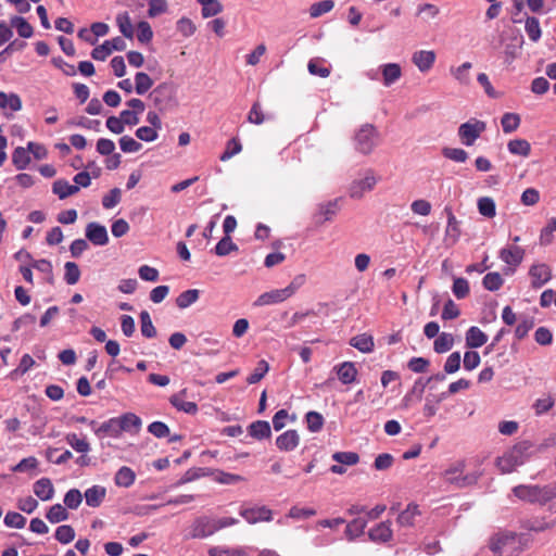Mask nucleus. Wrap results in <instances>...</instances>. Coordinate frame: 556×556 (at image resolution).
Instances as JSON below:
<instances>
[{
	"label": "nucleus",
	"mask_w": 556,
	"mask_h": 556,
	"mask_svg": "<svg viewBox=\"0 0 556 556\" xmlns=\"http://www.w3.org/2000/svg\"><path fill=\"white\" fill-rule=\"evenodd\" d=\"M334 8L333 0H323L316 3H313L309 8V15L312 18H317L323 14L330 12Z\"/></svg>",
	"instance_id": "nucleus-50"
},
{
	"label": "nucleus",
	"mask_w": 556,
	"mask_h": 556,
	"mask_svg": "<svg viewBox=\"0 0 556 556\" xmlns=\"http://www.w3.org/2000/svg\"><path fill=\"white\" fill-rule=\"evenodd\" d=\"M471 68L472 64L470 62H465L459 66L450 67V73L458 84L469 86L471 83L469 73Z\"/></svg>",
	"instance_id": "nucleus-26"
},
{
	"label": "nucleus",
	"mask_w": 556,
	"mask_h": 556,
	"mask_svg": "<svg viewBox=\"0 0 556 556\" xmlns=\"http://www.w3.org/2000/svg\"><path fill=\"white\" fill-rule=\"evenodd\" d=\"M509 153L527 157L531 153V146L526 139H513L507 143Z\"/></svg>",
	"instance_id": "nucleus-33"
},
{
	"label": "nucleus",
	"mask_w": 556,
	"mask_h": 556,
	"mask_svg": "<svg viewBox=\"0 0 556 556\" xmlns=\"http://www.w3.org/2000/svg\"><path fill=\"white\" fill-rule=\"evenodd\" d=\"M485 128L486 125L484 122L470 119L459 126L458 136L465 146L470 147L481 136Z\"/></svg>",
	"instance_id": "nucleus-7"
},
{
	"label": "nucleus",
	"mask_w": 556,
	"mask_h": 556,
	"mask_svg": "<svg viewBox=\"0 0 556 556\" xmlns=\"http://www.w3.org/2000/svg\"><path fill=\"white\" fill-rule=\"evenodd\" d=\"M64 505L70 509H77L83 501V494L78 489H71L64 495Z\"/></svg>",
	"instance_id": "nucleus-58"
},
{
	"label": "nucleus",
	"mask_w": 556,
	"mask_h": 556,
	"mask_svg": "<svg viewBox=\"0 0 556 556\" xmlns=\"http://www.w3.org/2000/svg\"><path fill=\"white\" fill-rule=\"evenodd\" d=\"M64 268H65L64 279L67 282V285L73 286V285L77 283L80 278V270H79L78 265L74 262H66Z\"/></svg>",
	"instance_id": "nucleus-61"
},
{
	"label": "nucleus",
	"mask_w": 556,
	"mask_h": 556,
	"mask_svg": "<svg viewBox=\"0 0 556 556\" xmlns=\"http://www.w3.org/2000/svg\"><path fill=\"white\" fill-rule=\"evenodd\" d=\"M529 276L531 278V286L534 289H539L552 279V269L547 264L536 263L530 267Z\"/></svg>",
	"instance_id": "nucleus-12"
},
{
	"label": "nucleus",
	"mask_w": 556,
	"mask_h": 556,
	"mask_svg": "<svg viewBox=\"0 0 556 556\" xmlns=\"http://www.w3.org/2000/svg\"><path fill=\"white\" fill-rule=\"evenodd\" d=\"M66 443L77 453L87 454L90 451V444L85 438H79L76 433H67Z\"/></svg>",
	"instance_id": "nucleus-39"
},
{
	"label": "nucleus",
	"mask_w": 556,
	"mask_h": 556,
	"mask_svg": "<svg viewBox=\"0 0 556 556\" xmlns=\"http://www.w3.org/2000/svg\"><path fill=\"white\" fill-rule=\"evenodd\" d=\"M370 541L375 543H387L392 539L393 532L389 522H380L368 532Z\"/></svg>",
	"instance_id": "nucleus-21"
},
{
	"label": "nucleus",
	"mask_w": 556,
	"mask_h": 556,
	"mask_svg": "<svg viewBox=\"0 0 556 556\" xmlns=\"http://www.w3.org/2000/svg\"><path fill=\"white\" fill-rule=\"evenodd\" d=\"M309 74L326 78L330 75V68L323 65V60L313 59L307 64Z\"/></svg>",
	"instance_id": "nucleus-63"
},
{
	"label": "nucleus",
	"mask_w": 556,
	"mask_h": 556,
	"mask_svg": "<svg viewBox=\"0 0 556 556\" xmlns=\"http://www.w3.org/2000/svg\"><path fill=\"white\" fill-rule=\"evenodd\" d=\"M216 532L214 520L207 517L197 518L190 526L189 538L204 539Z\"/></svg>",
	"instance_id": "nucleus-10"
},
{
	"label": "nucleus",
	"mask_w": 556,
	"mask_h": 556,
	"mask_svg": "<svg viewBox=\"0 0 556 556\" xmlns=\"http://www.w3.org/2000/svg\"><path fill=\"white\" fill-rule=\"evenodd\" d=\"M420 515L418 506L415 504H409L405 510H403L397 517V523L401 527H412L414 526L415 519Z\"/></svg>",
	"instance_id": "nucleus-34"
},
{
	"label": "nucleus",
	"mask_w": 556,
	"mask_h": 556,
	"mask_svg": "<svg viewBox=\"0 0 556 556\" xmlns=\"http://www.w3.org/2000/svg\"><path fill=\"white\" fill-rule=\"evenodd\" d=\"M435 59V52L432 50H418L412 55V62L421 73L429 72L432 68Z\"/></svg>",
	"instance_id": "nucleus-14"
},
{
	"label": "nucleus",
	"mask_w": 556,
	"mask_h": 556,
	"mask_svg": "<svg viewBox=\"0 0 556 556\" xmlns=\"http://www.w3.org/2000/svg\"><path fill=\"white\" fill-rule=\"evenodd\" d=\"M237 250H238V245L232 242V240L229 236H225L224 238H222L215 247V253L218 256H226L229 253L237 251Z\"/></svg>",
	"instance_id": "nucleus-53"
},
{
	"label": "nucleus",
	"mask_w": 556,
	"mask_h": 556,
	"mask_svg": "<svg viewBox=\"0 0 556 556\" xmlns=\"http://www.w3.org/2000/svg\"><path fill=\"white\" fill-rule=\"evenodd\" d=\"M0 109H9L17 112L22 109V100L16 93H5L0 91Z\"/></svg>",
	"instance_id": "nucleus-32"
},
{
	"label": "nucleus",
	"mask_w": 556,
	"mask_h": 556,
	"mask_svg": "<svg viewBox=\"0 0 556 556\" xmlns=\"http://www.w3.org/2000/svg\"><path fill=\"white\" fill-rule=\"evenodd\" d=\"M503 283L504 279L496 271L486 274L482 280L483 287L489 291H497Z\"/></svg>",
	"instance_id": "nucleus-52"
},
{
	"label": "nucleus",
	"mask_w": 556,
	"mask_h": 556,
	"mask_svg": "<svg viewBox=\"0 0 556 556\" xmlns=\"http://www.w3.org/2000/svg\"><path fill=\"white\" fill-rule=\"evenodd\" d=\"M490 548L496 556H519L523 546L515 533H498L491 539Z\"/></svg>",
	"instance_id": "nucleus-3"
},
{
	"label": "nucleus",
	"mask_w": 556,
	"mask_h": 556,
	"mask_svg": "<svg viewBox=\"0 0 556 556\" xmlns=\"http://www.w3.org/2000/svg\"><path fill=\"white\" fill-rule=\"evenodd\" d=\"M89 425L92 427L94 434L99 438L104 435L118 438L122 434L117 417L110 418L97 428H94L96 421L93 420L90 421Z\"/></svg>",
	"instance_id": "nucleus-16"
},
{
	"label": "nucleus",
	"mask_w": 556,
	"mask_h": 556,
	"mask_svg": "<svg viewBox=\"0 0 556 556\" xmlns=\"http://www.w3.org/2000/svg\"><path fill=\"white\" fill-rule=\"evenodd\" d=\"M55 539L61 544H68L75 539V531L70 525L59 526L55 530Z\"/></svg>",
	"instance_id": "nucleus-57"
},
{
	"label": "nucleus",
	"mask_w": 556,
	"mask_h": 556,
	"mask_svg": "<svg viewBox=\"0 0 556 556\" xmlns=\"http://www.w3.org/2000/svg\"><path fill=\"white\" fill-rule=\"evenodd\" d=\"M201 7V14L204 18L213 17L223 11V4L218 0H197Z\"/></svg>",
	"instance_id": "nucleus-36"
},
{
	"label": "nucleus",
	"mask_w": 556,
	"mask_h": 556,
	"mask_svg": "<svg viewBox=\"0 0 556 556\" xmlns=\"http://www.w3.org/2000/svg\"><path fill=\"white\" fill-rule=\"evenodd\" d=\"M12 163L16 169H25L30 163L28 148L17 147L12 153Z\"/></svg>",
	"instance_id": "nucleus-35"
},
{
	"label": "nucleus",
	"mask_w": 556,
	"mask_h": 556,
	"mask_svg": "<svg viewBox=\"0 0 556 556\" xmlns=\"http://www.w3.org/2000/svg\"><path fill=\"white\" fill-rule=\"evenodd\" d=\"M513 493L521 501L545 505L556 498V482L545 485L520 484L513 489Z\"/></svg>",
	"instance_id": "nucleus-2"
},
{
	"label": "nucleus",
	"mask_w": 556,
	"mask_h": 556,
	"mask_svg": "<svg viewBox=\"0 0 556 556\" xmlns=\"http://www.w3.org/2000/svg\"><path fill=\"white\" fill-rule=\"evenodd\" d=\"M454 337L451 333L442 332L438 336L433 343V350L439 353H445L453 348Z\"/></svg>",
	"instance_id": "nucleus-42"
},
{
	"label": "nucleus",
	"mask_w": 556,
	"mask_h": 556,
	"mask_svg": "<svg viewBox=\"0 0 556 556\" xmlns=\"http://www.w3.org/2000/svg\"><path fill=\"white\" fill-rule=\"evenodd\" d=\"M153 86L152 78L143 72H138L135 75V90L138 94H144Z\"/></svg>",
	"instance_id": "nucleus-46"
},
{
	"label": "nucleus",
	"mask_w": 556,
	"mask_h": 556,
	"mask_svg": "<svg viewBox=\"0 0 556 556\" xmlns=\"http://www.w3.org/2000/svg\"><path fill=\"white\" fill-rule=\"evenodd\" d=\"M367 520L364 518H355L348 523L345 534L350 541L358 538L365 530Z\"/></svg>",
	"instance_id": "nucleus-40"
},
{
	"label": "nucleus",
	"mask_w": 556,
	"mask_h": 556,
	"mask_svg": "<svg viewBox=\"0 0 556 556\" xmlns=\"http://www.w3.org/2000/svg\"><path fill=\"white\" fill-rule=\"evenodd\" d=\"M525 30L533 42H538L541 38L542 30L539 20L534 16H528L525 22Z\"/></svg>",
	"instance_id": "nucleus-44"
},
{
	"label": "nucleus",
	"mask_w": 556,
	"mask_h": 556,
	"mask_svg": "<svg viewBox=\"0 0 556 556\" xmlns=\"http://www.w3.org/2000/svg\"><path fill=\"white\" fill-rule=\"evenodd\" d=\"M442 154L444 157L457 163H464L468 159V153L460 148H443Z\"/></svg>",
	"instance_id": "nucleus-62"
},
{
	"label": "nucleus",
	"mask_w": 556,
	"mask_h": 556,
	"mask_svg": "<svg viewBox=\"0 0 556 556\" xmlns=\"http://www.w3.org/2000/svg\"><path fill=\"white\" fill-rule=\"evenodd\" d=\"M305 420L311 432H318L323 429L324 417L321 414L311 410L305 415Z\"/></svg>",
	"instance_id": "nucleus-54"
},
{
	"label": "nucleus",
	"mask_w": 556,
	"mask_h": 556,
	"mask_svg": "<svg viewBox=\"0 0 556 556\" xmlns=\"http://www.w3.org/2000/svg\"><path fill=\"white\" fill-rule=\"evenodd\" d=\"M200 291L198 289H189L181 292L176 299V305L185 309L199 300Z\"/></svg>",
	"instance_id": "nucleus-38"
},
{
	"label": "nucleus",
	"mask_w": 556,
	"mask_h": 556,
	"mask_svg": "<svg viewBox=\"0 0 556 556\" xmlns=\"http://www.w3.org/2000/svg\"><path fill=\"white\" fill-rule=\"evenodd\" d=\"M86 237L94 245H105L109 242L106 228L99 223H89L86 227Z\"/></svg>",
	"instance_id": "nucleus-15"
},
{
	"label": "nucleus",
	"mask_w": 556,
	"mask_h": 556,
	"mask_svg": "<svg viewBox=\"0 0 556 556\" xmlns=\"http://www.w3.org/2000/svg\"><path fill=\"white\" fill-rule=\"evenodd\" d=\"M339 380L343 384H350L355 381L357 376V369L352 362H343L342 364L334 367Z\"/></svg>",
	"instance_id": "nucleus-24"
},
{
	"label": "nucleus",
	"mask_w": 556,
	"mask_h": 556,
	"mask_svg": "<svg viewBox=\"0 0 556 556\" xmlns=\"http://www.w3.org/2000/svg\"><path fill=\"white\" fill-rule=\"evenodd\" d=\"M11 25L23 38H30L34 34L33 26L22 16H14L11 18Z\"/></svg>",
	"instance_id": "nucleus-43"
},
{
	"label": "nucleus",
	"mask_w": 556,
	"mask_h": 556,
	"mask_svg": "<svg viewBox=\"0 0 556 556\" xmlns=\"http://www.w3.org/2000/svg\"><path fill=\"white\" fill-rule=\"evenodd\" d=\"M70 517L68 511L66 510V507H64L61 504H54L52 505L49 510L46 514V518L51 523H59L61 521L67 520Z\"/></svg>",
	"instance_id": "nucleus-37"
},
{
	"label": "nucleus",
	"mask_w": 556,
	"mask_h": 556,
	"mask_svg": "<svg viewBox=\"0 0 556 556\" xmlns=\"http://www.w3.org/2000/svg\"><path fill=\"white\" fill-rule=\"evenodd\" d=\"M541 448L531 441H521L496 458L495 465L501 473H510L517 467L523 465Z\"/></svg>",
	"instance_id": "nucleus-1"
},
{
	"label": "nucleus",
	"mask_w": 556,
	"mask_h": 556,
	"mask_svg": "<svg viewBox=\"0 0 556 556\" xmlns=\"http://www.w3.org/2000/svg\"><path fill=\"white\" fill-rule=\"evenodd\" d=\"M34 493L41 501H50L54 496V486L49 478H41L34 483Z\"/></svg>",
	"instance_id": "nucleus-23"
},
{
	"label": "nucleus",
	"mask_w": 556,
	"mask_h": 556,
	"mask_svg": "<svg viewBox=\"0 0 556 556\" xmlns=\"http://www.w3.org/2000/svg\"><path fill=\"white\" fill-rule=\"evenodd\" d=\"M248 431L249 434L256 440L267 439L271 434L269 422L265 420H257L252 422L249 426Z\"/></svg>",
	"instance_id": "nucleus-29"
},
{
	"label": "nucleus",
	"mask_w": 556,
	"mask_h": 556,
	"mask_svg": "<svg viewBox=\"0 0 556 556\" xmlns=\"http://www.w3.org/2000/svg\"><path fill=\"white\" fill-rule=\"evenodd\" d=\"M105 495H106V489L99 484L88 488L84 493L86 504L89 507H93V508L99 507L102 504V502L105 498Z\"/></svg>",
	"instance_id": "nucleus-22"
},
{
	"label": "nucleus",
	"mask_w": 556,
	"mask_h": 556,
	"mask_svg": "<svg viewBox=\"0 0 556 556\" xmlns=\"http://www.w3.org/2000/svg\"><path fill=\"white\" fill-rule=\"evenodd\" d=\"M502 128L505 134H510L518 129L520 116L516 113H505L501 119Z\"/></svg>",
	"instance_id": "nucleus-48"
},
{
	"label": "nucleus",
	"mask_w": 556,
	"mask_h": 556,
	"mask_svg": "<svg viewBox=\"0 0 556 556\" xmlns=\"http://www.w3.org/2000/svg\"><path fill=\"white\" fill-rule=\"evenodd\" d=\"M125 49V40L121 37H115L96 47L91 52V56L97 61H104L113 51H123Z\"/></svg>",
	"instance_id": "nucleus-8"
},
{
	"label": "nucleus",
	"mask_w": 556,
	"mask_h": 556,
	"mask_svg": "<svg viewBox=\"0 0 556 556\" xmlns=\"http://www.w3.org/2000/svg\"><path fill=\"white\" fill-rule=\"evenodd\" d=\"M463 470L464 463L459 462L444 471V480L457 488H466L475 484L481 476L480 472L463 475Z\"/></svg>",
	"instance_id": "nucleus-5"
},
{
	"label": "nucleus",
	"mask_w": 556,
	"mask_h": 556,
	"mask_svg": "<svg viewBox=\"0 0 556 556\" xmlns=\"http://www.w3.org/2000/svg\"><path fill=\"white\" fill-rule=\"evenodd\" d=\"M355 149L363 153L369 154L378 144V131L371 124L361 126L354 137Z\"/></svg>",
	"instance_id": "nucleus-4"
},
{
	"label": "nucleus",
	"mask_w": 556,
	"mask_h": 556,
	"mask_svg": "<svg viewBox=\"0 0 556 556\" xmlns=\"http://www.w3.org/2000/svg\"><path fill=\"white\" fill-rule=\"evenodd\" d=\"M135 471L127 466L121 467L114 476V482L119 488H130L135 483Z\"/></svg>",
	"instance_id": "nucleus-27"
},
{
	"label": "nucleus",
	"mask_w": 556,
	"mask_h": 556,
	"mask_svg": "<svg viewBox=\"0 0 556 556\" xmlns=\"http://www.w3.org/2000/svg\"><path fill=\"white\" fill-rule=\"evenodd\" d=\"M240 516L250 525L262 521H270L273 511L266 506H255L240 509Z\"/></svg>",
	"instance_id": "nucleus-11"
},
{
	"label": "nucleus",
	"mask_w": 556,
	"mask_h": 556,
	"mask_svg": "<svg viewBox=\"0 0 556 556\" xmlns=\"http://www.w3.org/2000/svg\"><path fill=\"white\" fill-rule=\"evenodd\" d=\"M187 390L184 389L178 393L170 396V404L178 410L189 415H195L198 413V405L194 402L186 401Z\"/></svg>",
	"instance_id": "nucleus-17"
},
{
	"label": "nucleus",
	"mask_w": 556,
	"mask_h": 556,
	"mask_svg": "<svg viewBox=\"0 0 556 556\" xmlns=\"http://www.w3.org/2000/svg\"><path fill=\"white\" fill-rule=\"evenodd\" d=\"M479 213L488 218H492L496 214V205L492 198L483 197L478 200Z\"/></svg>",
	"instance_id": "nucleus-47"
},
{
	"label": "nucleus",
	"mask_w": 556,
	"mask_h": 556,
	"mask_svg": "<svg viewBox=\"0 0 556 556\" xmlns=\"http://www.w3.org/2000/svg\"><path fill=\"white\" fill-rule=\"evenodd\" d=\"M300 435L296 430H287L276 439V446L282 452H291L298 447Z\"/></svg>",
	"instance_id": "nucleus-18"
},
{
	"label": "nucleus",
	"mask_w": 556,
	"mask_h": 556,
	"mask_svg": "<svg viewBox=\"0 0 556 556\" xmlns=\"http://www.w3.org/2000/svg\"><path fill=\"white\" fill-rule=\"evenodd\" d=\"M269 365L266 361L262 359L257 363L256 368L253 370V372L247 378V382L249 384H254L261 381L264 376L268 372Z\"/></svg>",
	"instance_id": "nucleus-59"
},
{
	"label": "nucleus",
	"mask_w": 556,
	"mask_h": 556,
	"mask_svg": "<svg viewBox=\"0 0 556 556\" xmlns=\"http://www.w3.org/2000/svg\"><path fill=\"white\" fill-rule=\"evenodd\" d=\"M53 193H55L61 200L73 195L78 192V186L71 185L64 179H58L53 182Z\"/></svg>",
	"instance_id": "nucleus-31"
},
{
	"label": "nucleus",
	"mask_w": 556,
	"mask_h": 556,
	"mask_svg": "<svg viewBox=\"0 0 556 556\" xmlns=\"http://www.w3.org/2000/svg\"><path fill=\"white\" fill-rule=\"evenodd\" d=\"M117 420L122 432L138 431L141 427V419L132 413L123 414Z\"/></svg>",
	"instance_id": "nucleus-28"
},
{
	"label": "nucleus",
	"mask_w": 556,
	"mask_h": 556,
	"mask_svg": "<svg viewBox=\"0 0 556 556\" xmlns=\"http://www.w3.org/2000/svg\"><path fill=\"white\" fill-rule=\"evenodd\" d=\"M460 236V229L458 222L453 213H448L447 216V226L445 229V239L450 241L452 244L457 242Z\"/></svg>",
	"instance_id": "nucleus-41"
},
{
	"label": "nucleus",
	"mask_w": 556,
	"mask_h": 556,
	"mask_svg": "<svg viewBox=\"0 0 556 556\" xmlns=\"http://www.w3.org/2000/svg\"><path fill=\"white\" fill-rule=\"evenodd\" d=\"M378 177L372 169H367L362 178L354 179L349 187V195L352 199H362L366 192L374 190Z\"/></svg>",
	"instance_id": "nucleus-6"
},
{
	"label": "nucleus",
	"mask_w": 556,
	"mask_h": 556,
	"mask_svg": "<svg viewBox=\"0 0 556 556\" xmlns=\"http://www.w3.org/2000/svg\"><path fill=\"white\" fill-rule=\"evenodd\" d=\"M290 299L285 288L275 289L268 292L262 293L254 302L255 306H265L271 304H278Z\"/></svg>",
	"instance_id": "nucleus-19"
},
{
	"label": "nucleus",
	"mask_w": 556,
	"mask_h": 556,
	"mask_svg": "<svg viewBox=\"0 0 556 556\" xmlns=\"http://www.w3.org/2000/svg\"><path fill=\"white\" fill-rule=\"evenodd\" d=\"M350 344L362 353H370L375 346L374 338L368 333L353 337L350 340Z\"/></svg>",
	"instance_id": "nucleus-30"
},
{
	"label": "nucleus",
	"mask_w": 556,
	"mask_h": 556,
	"mask_svg": "<svg viewBox=\"0 0 556 556\" xmlns=\"http://www.w3.org/2000/svg\"><path fill=\"white\" fill-rule=\"evenodd\" d=\"M488 341V336L476 326L470 327L466 332V345L471 349H477L484 345Z\"/></svg>",
	"instance_id": "nucleus-25"
},
{
	"label": "nucleus",
	"mask_w": 556,
	"mask_h": 556,
	"mask_svg": "<svg viewBox=\"0 0 556 556\" xmlns=\"http://www.w3.org/2000/svg\"><path fill=\"white\" fill-rule=\"evenodd\" d=\"M498 257L515 270L523 261L525 250L518 245H509L500 251Z\"/></svg>",
	"instance_id": "nucleus-13"
},
{
	"label": "nucleus",
	"mask_w": 556,
	"mask_h": 556,
	"mask_svg": "<svg viewBox=\"0 0 556 556\" xmlns=\"http://www.w3.org/2000/svg\"><path fill=\"white\" fill-rule=\"evenodd\" d=\"M210 556H247L244 547L213 546L208 549Z\"/></svg>",
	"instance_id": "nucleus-45"
},
{
	"label": "nucleus",
	"mask_w": 556,
	"mask_h": 556,
	"mask_svg": "<svg viewBox=\"0 0 556 556\" xmlns=\"http://www.w3.org/2000/svg\"><path fill=\"white\" fill-rule=\"evenodd\" d=\"M150 98L160 111H164L168 109L173 102L174 90L170 85L163 83L153 89L150 93Z\"/></svg>",
	"instance_id": "nucleus-9"
},
{
	"label": "nucleus",
	"mask_w": 556,
	"mask_h": 556,
	"mask_svg": "<svg viewBox=\"0 0 556 556\" xmlns=\"http://www.w3.org/2000/svg\"><path fill=\"white\" fill-rule=\"evenodd\" d=\"M332 459L344 466H353L359 462V456L355 452H336Z\"/></svg>",
	"instance_id": "nucleus-55"
},
{
	"label": "nucleus",
	"mask_w": 556,
	"mask_h": 556,
	"mask_svg": "<svg viewBox=\"0 0 556 556\" xmlns=\"http://www.w3.org/2000/svg\"><path fill=\"white\" fill-rule=\"evenodd\" d=\"M141 333L146 338H154L156 336V329L152 324L150 314L147 311L140 313Z\"/></svg>",
	"instance_id": "nucleus-56"
},
{
	"label": "nucleus",
	"mask_w": 556,
	"mask_h": 556,
	"mask_svg": "<svg viewBox=\"0 0 556 556\" xmlns=\"http://www.w3.org/2000/svg\"><path fill=\"white\" fill-rule=\"evenodd\" d=\"M3 522L9 528L22 529L26 525V518L16 511L7 513Z\"/></svg>",
	"instance_id": "nucleus-60"
},
{
	"label": "nucleus",
	"mask_w": 556,
	"mask_h": 556,
	"mask_svg": "<svg viewBox=\"0 0 556 556\" xmlns=\"http://www.w3.org/2000/svg\"><path fill=\"white\" fill-rule=\"evenodd\" d=\"M116 24L119 31L126 37L131 39L134 37V27L127 12L121 13L116 16Z\"/></svg>",
	"instance_id": "nucleus-49"
},
{
	"label": "nucleus",
	"mask_w": 556,
	"mask_h": 556,
	"mask_svg": "<svg viewBox=\"0 0 556 556\" xmlns=\"http://www.w3.org/2000/svg\"><path fill=\"white\" fill-rule=\"evenodd\" d=\"M153 38V30L150 24L146 21H141L137 25V39L141 43H148Z\"/></svg>",
	"instance_id": "nucleus-64"
},
{
	"label": "nucleus",
	"mask_w": 556,
	"mask_h": 556,
	"mask_svg": "<svg viewBox=\"0 0 556 556\" xmlns=\"http://www.w3.org/2000/svg\"><path fill=\"white\" fill-rule=\"evenodd\" d=\"M556 232V218L553 217L547 222V225L541 230L540 244L548 245L554 240V233Z\"/></svg>",
	"instance_id": "nucleus-51"
},
{
	"label": "nucleus",
	"mask_w": 556,
	"mask_h": 556,
	"mask_svg": "<svg viewBox=\"0 0 556 556\" xmlns=\"http://www.w3.org/2000/svg\"><path fill=\"white\" fill-rule=\"evenodd\" d=\"M382 84L390 87L402 77V68L397 63H386L380 65Z\"/></svg>",
	"instance_id": "nucleus-20"
}]
</instances>
